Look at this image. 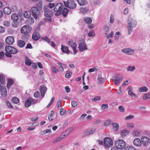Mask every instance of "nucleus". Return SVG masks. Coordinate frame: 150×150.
I'll return each instance as SVG.
<instances>
[{
	"label": "nucleus",
	"instance_id": "obj_12",
	"mask_svg": "<svg viewBox=\"0 0 150 150\" xmlns=\"http://www.w3.org/2000/svg\"><path fill=\"white\" fill-rule=\"evenodd\" d=\"M95 128H92L91 130H85L83 133V135L84 136L89 135L93 134L96 131Z\"/></svg>",
	"mask_w": 150,
	"mask_h": 150
},
{
	"label": "nucleus",
	"instance_id": "obj_34",
	"mask_svg": "<svg viewBox=\"0 0 150 150\" xmlns=\"http://www.w3.org/2000/svg\"><path fill=\"white\" fill-rule=\"evenodd\" d=\"M78 3L81 6H83L86 5L87 3V1L86 0H78Z\"/></svg>",
	"mask_w": 150,
	"mask_h": 150
},
{
	"label": "nucleus",
	"instance_id": "obj_36",
	"mask_svg": "<svg viewBox=\"0 0 150 150\" xmlns=\"http://www.w3.org/2000/svg\"><path fill=\"white\" fill-rule=\"evenodd\" d=\"M135 69V67L134 66H129L127 69V71L132 72Z\"/></svg>",
	"mask_w": 150,
	"mask_h": 150
},
{
	"label": "nucleus",
	"instance_id": "obj_4",
	"mask_svg": "<svg viewBox=\"0 0 150 150\" xmlns=\"http://www.w3.org/2000/svg\"><path fill=\"white\" fill-rule=\"evenodd\" d=\"M115 144L116 147L120 149H123L125 148L126 144L122 140L120 139L115 142Z\"/></svg>",
	"mask_w": 150,
	"mask_h": 150
},
{
	"label": "nucleus",
	"instance_id": "obj_13",
	"mask_svg": "<svg viewBox=\"0 0 150 150\" xmlns=\"http://www.w3.org/2000/svg\"><path fill=\"white\" fill-rule=\"evenodd\" d=\"M128 24H130V26L133 28L135 27L136 26V21L132 19L129 16L127 21Z\"/></svg>",
	"mask_w": 150,
	"mask_h": 150
},
{
	"label": "nucleus",
	"instance_id": "obj_56",
	"mask_svg": "<svg viewBox=\"0 0 150 150\" xmlns=\"http://www.w3.org/2000/svg\"><path fill=\"white\" fill-rule=\"evenodd\" d=\"M127 126L129 128H132L134 127L133 124L132 123H128L127 124Z\"/></svg>",
	"mask_w": 150,
	"mask_h": 150
},
{
	"label": "nucleus",
	"instance_id": "obj_40",
	"mask_svg": "<svg viewBox=\"0 0 150 150\" xmlns=\"http://www.w3.org/2000/svg\"><path fill=\"white\" fill-rule=\"evenodd\" d=\"M143 99L145 100L146 99H150V94L149 93H146L144 94L143 96Z\"/></svg>",
	"mask_w": 150,
	"mask_h": 150
},
{
	"label": "nucleus",
	"instance_id": "obj_60",
	"mask_svg": "<svg viewBox=\"0 0 150 150\" xmlns=\"http://www.w3.org/2000/svg\"><path fill=\"white\" fill-rule=\"evenodd\" d=\"M119 110L121 112H123L125 110V108L122 106H120L119 107Z\"/></svg>",
	"mask_w": 150,
	"mask_h": 150
},
{
	"label": "nucleus",
	"instance_id": "obj_28",
	"mask_svg": "<svg viewBox=\"0 0 150 150\" xmlns=\"http://www.w3.org/2000/svg\"><path fill=\"white\" fill-rule=\"evenodd\" d=\"M129 134L128 131L127 130H122L121 132V135L122 137H125Z\"/></svg>",
	"mask_w": 150,
	"mask_h": 150
},
{
	"label": "nucleus",
	"instance_id": "obj_26",
	"mask_svg": "<svg viewBox=\"0 0 150 150\" xmlns=\"http://www.w3.org/2000/svg\"><path fill=\"white\" fill-rule=\"evenodd\" d=\"M148 90V88L147 87L143 86L140 88L139 89L138 91L139 92H146Z\"/></svg>",
	"mask_w": 150,
	"mask_h": 150
},
{
	"label": "nucleus",
	"instance_id": "obj_64",
	"mask_svg": "<svg viewBox=\"0 0 150 150\" xmlns=\"http://www.w3.org/2000/svg\"><path fill=\"white\" fill-rule=\"evenodd\" d=\"M128 94L130 95L133 96L135 97H136V95L132 91L129 90L128 91Z\"/></svg>",
	"mask_w": 150,
	"mask_h": 150
},
{
	"label": "nucleus",
	"instance_id": "obj_55",
	"mask_svg": "<svg viewBox=\"0 0 150 150\" xmlns=\"http://www.w3.org/2000/svg\"><path fill=\"white\" fill-rule=\"evenodd\" d=\"M124 150H136L135 148L130 146L126 147Z\"/></svg>",
	"mask_w": 150,
	"mask_h": 150
},
{
	"label": "nucleus",
	"instance_id": "obj_63",
	"mask_svg": "<svg viewBox=\"0 0 150 150\" xmlns=\"http://www.w3.org/2000/svg\"><path fill=\"white\" fill-rule=\"evenodd\" d=\"M130 81H131L130 80H126L123 83V86H125L128 85L129 83H130Z\"/></svg>",
	"mask_w": 150,
	"mask_h": 150
},
{
	"label": "nucleus",
	"instance_id": "obj_42",
	"mask_svg": "<svg viewBox=\"0 0 150 150\" xmlns=\"http://www.w3.org/2000/svg\"><path fill=\"white\" fill-rule=\"evenodd\" d=\"M68 11L69 10L67 8H64L62 11V13L64 16H65L67 14Z\"/></svg>",
	"mask_w": 150,
	"mask_h": 150
},
{
	"label": "nucleus",
	"instance_id": "obj_57",
	"mask_svg": "<svg viewBox=\"0 0 150 150\" xmlns=\"http://www.w3.org/2000/svg\"><path fill=\"white\" fill-rule=\"evenodd\" d=\"M42 3L41 1H40L38 2L37 6V7L39 8H42Z\"/></svg>",
	"mask_w": 150,
	"mask_h": 150
},
{
	"label": "nucleus",
	"instance_id": "obj_47",
	"mask_svg": "<svg viewBox=\"0 0 150 150\" xmlns=\"http://www.w3.org/2000/svg\"><path fill=\"white\" fill-rule=\"evenodd\" d=\"M127 28L128 33L129 34H130L132 32L133 27L130 26V24H128Z\"/></svg>",
	"mask_w": 150,
	"mask_h": 150
},
{
	"label": "nucleus",
	"instance_id": "obj_10",
	"mask_svg": "<svg viewBox=\"0 0 150 150\" xmlns=\"http://www.w3.org/2000/svg\"><path fill=\"white\" fill-rule=\"evenodd\" d=\"M142 144L144 146H148L150 143V139L146 137H142L141 138Z\"/></svg>",
	"mask_w": 150,
	"mask_h": 150
},
{
	"label": "nucleus",
	"instance_id": "obj_6",
	"mask_svg": "<svg viewBox=\"0 0 150 150\" xmlns=\"http://www.w3.org/2000/svg\"><path fill=\"white\" fill-rule=\"evenodd\" d=\"M112 78L114 81L115 84L117 85L121 82L123 77L122 76H113Z\"/></svg>",
	"mask_w": 150,
	"mask_h": 150
},
{
	"label": "nucleus",
	"instance_id": "obj_53",
	"mask_svg": "<svg viewBox=\"0 0 150 150\" xmlns=\"http://www.w3.org/2000/svg\"><path fill=\"white\" fill-rule=\"evenodd\" d=\"M51 68L52 71L55 74H57L58 71V70L54 66H51Z\"/></svg>",
	"mask_w": 150,
	"mask_h": 150
},
{
	"label": "nucleus",
	"instance_id": "obj_21",
	"mask_svg": "<svg viewBox=\"0 0 150 150\" xmlns=\"http://www.w3.org/2000/svg\"><path fill=\"white\" fill-rule=\"evenodd\" d=\"M40 38L38 33L35 32L33 33L32 35V39L34 40H36L39 39Z\"/></svg>",
	"mask_w": 150,
	"mask_h": 150
},
{
	"label": "nucleus",
	"instance_id": "obj_59",
	"mask_svg": "<svg viewBox=\"0 0 150 150\" xmlns=\"http://www.w3.org/2000/svg\"><path fill=\"white\" fill-rule=\"evenodd\" d=\"M78 104V103L77 102L75 101H71V105L73 107H76Z\"/></svg>",
	"mask_w": 150,
	"mask_h": 150
},
{
	"label": "nucleus",
	"instance_id": "obj_17",
	"mask_svg": "<svg viewBox=\"0 0 150 150\" xmlns=\"http://www.w3.org/2000/svg\"><path fill=\"white\" fill-rule=\"evenodd\" d=\"M51 14L52 12L50 11L49 10H47L45 11L44 13V15L45 17L49 18L47 19V20H48L50 22L51 21V19L50 18Z\"/></svg>",
	"mask_w": 150,
	"mask_h": 150
},
{
	"label": "nucleus",
	"instance_id": "obj_46",
	"mask_svg": "<svg viewBox=\"0 0 150 150\" xmlns=\"http://www.w3.org/2000/svg\"><path fill=\"white\" fill-rule=\"evenodd\" d=\"M103 80L104 79L100 76H99L97 78L98 82L99 84H101Z\"/></svg>",
	"mask_w": 150,
	"mask_h": 150
},
{
	"label": "nucleus",
	"instance_id": "obj_27",
	"mask_svg": "<svg viewBox=\"0 0 150 150\" xmlns=\"http://www.w3.org/2000/svg\"><path fill=\"white\" fill-rule=\"evenodd\" d=\"M25 65L28 66H30L32 63V62L27 57H25Z\"/></svg>",
	"mask_w": 150,
	"mask_h": 150
},
{
	"label": "nucleus",
	"instance_id": "obj_1",
	"mask_svg": "<svg viewBox=\"0 0 150 150\" xmlns=\"http://www.w3.org/2000/svg\"><path fill=\"white\" fill-rule=\"evenodd\" d=\"M5 50L6 52V55L9 57H11V54H16L18 52L17 49L10 46H6L5 47Z\"/></svg>",
	"mask_w": 150,
	"mask_h": 150
},
{
	"label": "nucleus",
	"instance_id": "obj_14",
	"mask_svg": "<svg viewBox=\"0 0 150 150\" xmlns=\"http://www.w3.org/2000/svg\"><path fill=\"white\" fill-rule=\"evenodd\" d=\"M40 90L41 96L43 97L47 91L46 87L44 85L41 86L40 88Z\"/></svg>",
	"mask_w": 150,
	"mask_h": 150
},
{
	"label": "nucleus",
	"instance_id": "obj_52",
	"mask_svg": "<svg viewBox=\"0 0 150 150\" xmlns=\"http://www.w3.org/2000/svg\"><path fill=\"white\" fill-rule=\"evenodd\" d=\"M88 35L90 37H92L95 35L94 31L93 30H91L89 31L88 34Z\"/></svg>",
	"mask_w": 150,
	"mask_h": 150
},
{
	"label": "nucleus",
	"instance_id": "obj_20",
	"mask_svg": "<svg viewBox=\"0 0 150 150\" xmlns=\"http://www.w3.org/2000/svg\"><path fill=\"white\" fill-rule=\"evenodd\" d=\"M61 50L63 53L68 54L70 52L68 47L64 45H61Z\"/></svg>",
	"mask_w": 150,
	"mask_h": 150
},
{
	"label": "nucleus",
	"instance_id": "obj_8",
	"mask_svg": "<svg viewBox=\"0 0 150 150\" xmlns=\"http://www.w3.org/2000/svg\"><path fill=\"white\" fill-rule=\"evenodd\" d=\"M30 11L32 12L33 15L35 19L38 18L40 12L38 8L33 7L31 8Z\"/></svg>",
	"mask_w": 150,
	"mask_h": 150
},
{
	"label": "nucleus",
	"instance_id": "obj_37",
	"mask_svg": "<svg viewBox=\"0 0 150 150\" xmlns=\"http://www.w3.org/2000/svg\"><path fill=\"white\" fill-rule=\"evenodd\" d=\"M6 79L4 76H0V82L2 84L5 83Z\"/></svg>",
	"mask_w": 150,
	"mask_h": 150
},
{
	"label": "nucleus",
	"instance_id": "obj_35",
	"mask_svg": "<svg viewBox=\"0 0 150 150\" xmlns=\"http://www.w3.org/2000/svg\"><path fill=\"white\" fill-rule=\"evenodd\" d=\"M31 104V102L30 98L27 99L25 101V106L26 108H28Z\"/></svg>",
	"mask_w": 150,
	"mask_h": 150
},
{
	"label": "nucleus",
	"instance_id": "obj_43",
	"mask_svg": "<svg viewBox=\"0 0 150 150\" xmlns=\"http://www.w3.org/2000/svg\"><path fill=\"white\" fill-rule=\"evenodd\" d=\"M84 21L88 24V25L90 24L92 22V20L90 18H86L84 19Z\"/></svg>",
	"mask_w": 150,
	"mask_h": 150
},
{
	"label": "nucleus",
	"instance_id": "obj_44",
	"mask_svg": "<svg viewBox=\"0 0 150 150\" xmlns=\"http://www.w3.org/2000/svg\"><path fill=\"white\" fill-rule=\"evenodd\" d=\"M134 117L133 115H129L127 117H126L125 118V119L126 120H129L133 119Z\"/></svg>",
	"mask_w": 150,
	"mask_h": 150
},
{
	"label": "nucleus",
	"instance_id": "obj_32",
	"mask_svg": "<svg viewBox=\"0 0 150 150\" xmlns=\"http://www.w3.org/2000/svg\"><path fill=\"white\" fill-rule=\"evenodd\" d=\"M64 137H63V135H62L61 134L56 139L54 140V141H53L52 143L53 144H54L60 141L61 140L63 139Z\"/></svg>",
	"mask_w": 150,
	"mask_h": 150
},
{
	"label": "nucleus",
	"instance_id": "obj_62",
	"mask_svg": "<svg viewBox=\"0 0 150 150\" xmlns=\"http://www.w3.org/2000/svg\"><path fill=\"white\" fill-rule=\"evenodd\" d=\"M62 103V101L61 100H59L58 101V103L57 104V108L58 109H60L59 107L61 106V104Z\"/></svg>",
	"mask_w": 150,
	"mask_h": 150
},
{
	"label": "nucleus",
	"instance_id": "obj_39",
	"mask_svg": "<svg viewBox=\"0 0 150 150\" xmlns=\"http://www.w3.org/2000/svg\"><path fill=\"white\" fill-rule=\"evenodd\" d=\"M59 66V69L60 71H63V67L66 66V64H62L60 62L57 64Z\"/></svg>",
	"mask_w": 150,
	"mask_h": 150
},
{
	"label": "nucleus",
	"instance_id": "obj_11",
	"mask_svg": "<svg viewBox=\"0 0 150 150\" xmlns=\"http://www.w3.org/2000/svg\"><path fill=\"white\" fill-rule=\"evenodd\" d=\"M104 144L106 147H109L112 145L113 142L111 139L109 137H105L104 139Z\"/></svg>",
	"mask_w": 150,
	"mask_h": 150
},
{
	"label": "nucleus",
	"instance_id": "obj_18",
	"mask_svg": "<svg viewBox=\"0 0 150 150\" xmlns=\"http://www.w3.org/2000/svg\"><path fill=\"white\" fill-rule=\"evenodd\" d=\"M133 144L136 146H140L142 144L141 141L138 138H136L133 141Z\"/></svg>",
	"mask_w": 150,
	"mask_h": 150
},
{
	"label": "nucleus",
	"instance_id": "obj_9",
	"mask_svg": "<svg viewBox=\"0 0 150 150\" xmlns=\"http://www.w3.org/2000/svg\"><path fill=\"white\" fill-rule=\"evenodd\" d=\"M121 51L123 53L129 55L133 54L134 52V50L130 48H125L121 50Z\"/></svg>",
	"mask_w": 150,
	"mask_h": 150
},
{
	"label": "nucleus",
	"instance_id": "obj_25",
	"mask_svg": "<svg viewBox=\"0 0 150 150\" xmlns=\"http://www.w3.org/2000/svg\"><path fill=\"white\" fill-rule=\"evenodd\" d=\"M17 44L18 46L19 47H22L25 46V43L24 41L22 40H19Z\"/></svg>",
	"mask_w": 150,
	"mask_h": 150
},
{
	"label": "nucleus",
	"instance_id": "obj_58",
	"mask_svg": "<svg viewBox=\"0 0 150 150\" xmlns=\"http://www.w3.org/2000/svg\"><path fill=\"white\" fill-rule=\"evenodd\" d=\"M114 16L112 14H111L110 16V22L112 23H113L114 22Z\"/></svg>",
	"mask_w": 150,
	"mask_h": 150
},
{
	"label": "nucleus",
	"instance_id": "obj_3",
	"mask_svg": "<svg viewBox=\"0 0 150 150\" xmlns=\"http://www.w3.org/2000/svg\"><path fill=\"white\" fill-rule=\"evenodd\" d=\"M63 5L62 3L57 4L55 6L54 11L56 12L55 15L57 16H59L61 14V10L63 8Z\"/></svg>",
	"mask_w": 150,
	"mask_h": 150
},
{
	"label": "nucleus",
	"instance_id": "obj_38",
	"mask_svg": "<svg viewBox=\"0 0 150 150\" xmlns=\"http://www.w3.org/2000/svg\"><path fill=\"white\" fill-rule=\"evenodd\" d=\"M101 97L99 96H95L93 98L91 99L92 101L96 102L97 101L100 100Z\"/></svg>",
	"mask_w": 150,
	"mask_h": 150
},
{
	"label": "nucleus",
	"instance_id": "obj_49",
	"mask_svg": "<svg viewBox=\"0 0 150 150\" xmlns=\"http://www.w3.org/2000/svg\"><path fill=\"white\" fill-rule=\"evenodd\" d=\"M60 114L61 115H63L65 114L66 112V111L64 109L61 108H60Z\"/></svg>",
	"mask_w": 150,
	"mask_h": 150
},
{
	"label": "nucleus",
	"instance_id": "obj_23",
	"mask_svg": "<svg viewBox=\"0 0 150 150\" xmlns=\"http://www.w3.org/2000/svg\"><path fill=\"white\" fill-rule=\"evenodd\" d=\"M4 12L5 14L9 15L11 13V9L9 7H6L4 8Z\"/></svg>",
	"mask_w": 150,
	"mask_h": 150
},
{
	"label": "nucleus",
	"instance_id": "obj_61",
	"mask_svg": "<svg viewBox=\"0 0 150 150\" xmlns=\"http://www.w3.org/2000/svg\"><path fill=\"white\" fill-rule=\"evenodd\" d=\"M4 25L6 26H8L10 25V23L8 21H4L3 22Z\"/></svg>",
	"mask_w": 150,
	"mask_h": 150
},
{
	"label": "nucleus",
	"instance_id": "obj_30",
	"mask_svg": "<svg viewBox=\"0 0 150 150\" xmlns=\"http://www.w3.org/2000/svg\"><path fill=\"white\" fill-rule=\"evenodd\" d=\"M13 83V80L12 79H8V83H7V88L8 89L10 88L12 84Z\"/></svg>",
	"mask_w": 150,
	"mask_h": 150
},
{
	"label": "nucleus",
	"instance_id": "obj_16",
	"mask_svg": "<svg viewBox=\"0 0 150 150\" xmlns=\"http://www.w3.org/2000/svg\"><path fill=\"white\" fill-rule=\"evenodd\" d=\"M79 49L80 51L82 52L83 51L87 50V47L86 45L84 42H82L80 43L79 45Z\"/></svg>",
	"mask_w": 150,
	"mask_h": 150
},
{
	"label": "nucleus",
	"instance_id": "obj_29",
	"mask_svg": "<svg viewBox=\"0 0 150 150\" xmlns=\"http://www.w3.org/2000/svg\"><path fill=\"white\" fill-rule=\"evenodd\" d=\"M31 16V13L30 11H26L25 12L23 13V16L24 17L28 18Z\"/></svg>",
	"mask_w": 150,
	"mask_h": 150
},
{
	"label": "nucleus",
	"instance_id": "obj_7",
	"mask_svg": "<svg viewBox=\"0 0 150 150\" xmlns=\"http://www.w3.org/2000/svg\"><path fill=\"white\" fill-rule=\"evenodd\" d=\"M31 28L28 25L23 26L21 29V32L23 34H28L31 31Z\"/></svg>",
	"mask_w": 150,
	"mask_h": 150
},
{
	"label": "nucleus",
	"instance_id": "obj_19",
	"mask_svg": "<svg viewBox=\"0 0 150 150\" xmlns=\"http://www.w3.org/2000/svg\"><path fill=\"white\" fill-rule=\"evenodd\" d=\"M73 129V127H71L70 129L67 130L66 131L64 132L62 134L63 135L64 138L67 136L69 134Z\"/></svg>",
	"mask_w": 150,
	"mask_h": 150
},
{
	"label": "nucleus",
	"instance_id": "obj_51",
	"mask_svg": "<svg viewBox=\"0 0 150 150\" xmlns=\"http://www.w3.org/2000/svg\"><path fill=\"white\" fill-rule=\"evenodd\" d=\"M51 113L50 114L48 117V119L50 121H52L53 120V118L52 117L53 115V114L54 113V112L53 111H51Z\"/></svg>",
	"mask_w": 150,
	"mask_h": 150
},
{
	"label": "nucleus",
	"instance_id": "obj_33",
	"mask_svg": "<svg viewBox=\"0 0 150 150\" xmlns=\"http://www.w3.org/2000/svg\"><path fill=\"white\" fill-rule=\"evenodd\" d=\"M30 37V36L29 34H24L22 37V39L23 40H27Z\"/></svg>",
	"mask_w": 150,
	"mask_h": 150
},
{
	"label": "nucleus",
	"instance_id": "obj_45",
	"mask_svg": "<svg viewBox=\"0 0 150 150\" xmlns=\"http://www.w3.org/2000/svg\"><path fill=\"white\" fill-rule=\"evenodd\" d=\"M112 124L113 127L115 130H117L119 128V125L117 123H112Z\"/></svg>",
	"mask_w": 150,
	"mask_h": 150
},
{
	"label": "nucleus",
	"instance_id": "obj_15",
	"mask_svg": "<svg viewBox=\"0 0 150 150\" xmlns=\"http://www.w3.org/2000/svg\"><path fill=\"white\" fill-rule=\"evenodd\" d=\"M14 42V39L13 37L8 36L6 39V43L9 45H12Z\"/></svg>",
	"mask_w": 150,
	"mask_h": 150
},
{
	"label": "nucleus",
	"instance_id": "obj_50",
	"mask_svg": "<svg viewBox=\"0 0 150 150\" xmlns=\"http://www.w3.org/2000/svg\"><path fill=\"white\" fill-rule=\"evenodd\" d=\"M42 39L47 42L48 44L50 43L51 41L50 39L47 37H42Z\"/></svg>",
	"mask_w": 150,
	"mask_h": 150
},
{
	"label": "nucleus",
	"instance_id": "obj_5",
	"mask_svg": "<svg viewBox=\"0 0 150 150\" xmlns=\"http://www.w3.org/2000/svg\"><path fill=\"white\" fill-rule=\"evenodd\" d=\"M66 6L69 8L74 9L76 8V5L73 0H68L66 3Z\"/></svg>",
	"mask_w": 150,
	"mask_h": 150
},
{
	"label": "nucleus",
	"instance_id": "obj_2",
	"mask_svg": "<svg viewBox=\"0 0 150 150\" xmlns=\"http://www.w3.org/2000/svg\"><path fill=\"white\" fill-rule=\"evenodd\" d=\"M11 19L13 21L12 23V26L14 28L18 27L19 26V23L18 22V16L15 13L13 14L11 16Z\"/></svg>",
	"mask_w": 150,
	"mask_h": 150
},
{
	"label": "nucleus",
	"instance_id": "obj_48",
	"mask_svg": "<svg viewBox=\"0 0 150 150\" xmlns=\"http://www.w3.org/2000/svg\"><path fill=\"white\" fill-rule=\"evenodd\" d=\"M111 122V121L110 120H108L105 121L104 122V125L105 126H108Z\"/></svg>",
	"mask_w": 150,
	"mask_h": 150
},
{
	"label": "nucleus",
	"instance_id": "obj_41",
	"mask_svg": "<svg viewBox=\"0 0 150 150\" xmlns=\"http://www.w3.org/2000/svg\"><path fill=\"white\" fill-rule=\"evenodd\" d=\"M12 101L13 103L18 104L19 102V100L18 98L16 97H13L12 99Z\"/></svg>",
	"mask_w": 150,
	"mask_h": 150
},
{
	"label": "nucleus",
	"instance_id": "obj_24",
	"mask_svg": "<svg viewBox=\"0 0 150 150\" xmlns=\"http://www.w3.org/2000/svg\"><path fill=\"white\" fill-rule=\"evenodd\" d=\"M1 90V93L2 95L4 97H5L7 96V91L6 88H2Z\"/></svg>",
	"mask_w": 150,
	"mask_h": 150
},
{
	"label": "nucleus",
	"instance_id": "obj_54",
	"mask_svg": "<svg viewBox=\"0 0 150 150\" xmlns=\"http://www.w3.org/2000/svg\"><path fill=\"white\" fill-rule=\"evenodd\" d=\"M40 96V94L39 91H36L34 93V96L36 98H38Z\"/></svg>",
	"mask_w": 150,
	"mask_h": 150
},
{
	"label": "nucleus",
	"instance_id": "obj_22",
	"mask_svg": "<svg viewBox=\"0 0 150 150\" xmlns=\"http://www.w3.org/2000/svg\"><path fill=\"white\" fill-rule=\"evenodd\" d=\"M68 45L70 46L72 48L74 47H76L77 45L75 42L74 41L70 40L68 42Z\"/></svg>",
	"mask_w": 150,
	"mask_h": 150
},
{
	"label": "nucleus",
	"instance_id": "obj_31",
	"mask_svg": "<svg viewBox=\"0 0 150 150\" xmlns=\"http://www.w3.org/2000/svg\"><path fill=\"white\" fill-rule=\"evenodd\" d=\"M133 136L136 137H139L140 135V133L137 130H134L132 132Z\"/></svg>",
	"mask_w": 150,
	"mask_h": 150
}]
</instances>
